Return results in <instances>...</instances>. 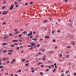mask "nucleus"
I'll return each mask as SVG.
<instances>
[{"label": "nucleus", "mask_w": 76, "mask_h": 76, "mask_svg": "<svg viewBox=\"0 0 76 76\" xmlns=\"http://www.w3.org/2000/svg\"><path fill=\"white\" fill-rule=\"evenodd\" d=\"M48 21V20H46L45 21H43V23H45V22H47Z\"/></svg>", "instance_id": "nucleus-13"}, {"label": "nucleus", "mask_w": 76, "mask_h": 76, "mask_svg": "<svg viewBox=\"0 0 76 76\" xmlns=\"http://www.w3.org/2000/svg\"><path fill=\"white\" fill-rule=\"evenodd\" d=\"M25 65L26 66H28V64H25Z\"/></svg>", "instance_id": "nucleus-49"}, {"label": "nucleus", "mask_w": 76, "mask_h": 76, "mask_svg": "<svg viewBox=\"0 0 76 76\" xmlns=\"http://www.w3.org/2000/svg\"><path fill=\"white\" fill-rule=\"evenodd\" d=\"M33 49V47H31V48H30V50H32Z\"/></svg>", "instance_id": "nucleus-46"}, {"label": "nucleus", "mask_w": 76, "mask_h": 76, "mask_svg": "<svg viewBox=\"0 0 76 76\" xmlns=\"http://www.w3.org/2000/svg\"><path fill=\"white\" fill-rule=\"evenodd\" d=\"M56 69H54L53 71V72H54L55 71H56Z\"/></svg>", "instance_id": "nucleus-30"}, {"label": "nucleus", "mask_w": 76, "mask_h": 76, "mask_svg": "<svg viewBox=\"0 0 76 76\" xmlns=\"http://www.w3.org/2000/svg\"><path fill=\"white\" fill-rule=\"evenodd\" d=\"M8 55H12V53H11L10 52H9L8 53Z\"/></svg>", "instance_id": "nucleus-22"}, {"label": "nucleus", "mask_w": 76, "mask_h": 76, "mask_svg": "<svg viewBox=\"0 0 76 76\" xmlns=\"http://www.w3.org/2000/svg\"><path fill=\"white\" fill-rule=\"evenodd\" d=\"M49 71V69H48L45 70V72H48Z\"/></svg>", "instance_id": "nucleus-25"}, {"label": "nucleus", "mask_w": 76, "mask_h": 76, "mask_svg": "<svg viewBox=\"0 0 76 76\" xmlns=\"http://www.w3.org/2000/svg\"><path fill=\"white\" fill-rule=\"evenodd\" d=\"M45 38H46V39L50 38V37L46 36H45Z\"/></svg>", "instance_id": "nucleus-14"}, {"label": "nucleus", "mask_w": 76, "mask_h": 76, "mask_svg": "<svg viewBox=\"0 0 76 76\" xmlns=\"http://www.w3.org/2000/svg\"><path fill=\"white\" fill-rule=\"evenodd\" d=\"M12 41L13 42H18V40H13Z\"/></svg>", "instance_id": "nucleus-9"}, {"label": "nucleus", "mask_w": 76, "mask_h": 76, "mask_svg": "<svg viewBox=\"0 0 76 76\" xmlns=\"http://www.w3.org/2000/svg\"><path fill=\"white\" fill-rule=\"evenodd\" d=\"M13 7H14V5H11V7H10V10H12V9H13Z\"/></svg>", "instance_id": "nucleus-1"}, {"label": "nucleus", "mask_w": 76, "mask_h": 76, "mask_svg": "<svg viewBox=\"0 0 76 76\" xmlns=\"http://www.w3.org/2000/svg\"><path fill=\"white\" fill-rule=\"evenodd\" d=\"M40 46V45L39 44H38L37 45V47H39Z\"/></svg>", "instance_id": "nucleus-21"}, {"label": "nucleus", "mask_w": 76, "mask_h": 76, "mask_svg": "<svg viewBox=\"0 0 76 76\" xmlns=\"http://www.w3.org/2000/svg\"><path fill=\"white\" fill-rule=\"evenodd\" d=\"M6 63V64H7L8 63H9V61H8Z\"/></svg>", "instance_id": "nucleus-50"}, {"label": "nucleus", "mask_w": 76, "mask_h": 76, "mask_svg": "<svg viewBox=\"0 0 76 76\" xmlns=\"http://www.w3.org/2000/svg\"><path fill=\"white\" fill-rule=\"evenodd\" d=\"M21 70H20V69H19V70H18V72H21Z\"/></svg>", "instance_id": "nucleus-36"}, {"label": "nucleus", "mask_w": 76, "mask_h": 76, "mask_svg": "<svg viewBox=\"0 0 76 76\" xmlns=\"http://www.w3.org/2000/svg\"><path fill=\"white\" fill-rule=\"evenodd\" d=\"M40 75H42V74H43V73H42V72H41L40 73Z\"/></svg>", "instance_id": "nucleus-55"}, {"label": "nucleus", "mask_w": 76, "mask_h": 76, "mask_svg": "<svg viewBox=\"0 0 76 76\" xmlns=\"http://www.w3.org/2000/svg\"><path fill=\"white\" fill-rule=\"evenodd\" d=\"M26 31H25L23 33V34H26Z\"/></svg>", "instance_id": "nucleus-40"}, {"label": "nucleus", "mask_w": 76, "mask_h": 76, "mask_svg": "<svg viewBox=\"0 0 76 76\" xmlns=\"http://www.w3.org/2000/svg\"><path fill=\"white\" fill-rule=\"evenodd\" d=\"M16 49L17 50H19V47H17Z\"/></svg>", "instance_id": "nucleus-31"}, {"label": "nucleus", "mask_w": 76, "mask_h": 76, "mask_svg": "<svg viewBox=\"0 0 76 76\" xmlns=\"http://www.w3.org/2000/svg\"><path fill=\"white\" fill-rule=\"evenodd\" d=\"M15 32H16V34H19L20 33L19 31H17Z\"/></svg>", "instance_id": "nucleus-19"}, {"label": "nucleus", "mask_w": 76, "mask_h": 76, "mask_svg": "<svg viewBox=\"0 0 76 76\" xmlns=\"http://www.w3.org/2000/svg\"><path fill=\"white\" fill-rule=\"evenodd\" d=\"M49 52L50 53H53L54 52V51H50Z\"/></svg>", "instance_id": "nucleus-24"}, {"label": "nucleus", "mask_w": 76, "mask_h": 76, "mask_svg": "<svg viewBox=\"0 0 76 76\" xmlns=\"http://www.w3.org/2000/svg\"><path fill=\"white\" fill-rule=\"evenodd\" d=\"M25 61V60L24 59H23L22 60V62H23V61Z\"/></svg>", "instance_id": "nucleus-23"}, {"label": "nucleus", "mask_w": 76, "mask_h": 76, "mask_svg": "<svg viewBox=\"0 0 76 76\" xmlns=\"http://www.w3.org/2000/svg\"><path fill=\"white\" fill-rule=\"evenodd\" d=\"M3 67V66H0V69H1Z\"/></svg>", "instance_id": "nucleus-26"}, {"label": "nucleus", "mask_w": 76, "mask_h": 76, "mask_svg": "<svg viewBox=\"0 0 76 76\" xmlns=\"http://www.w3.org/2000/svg\"><path fill=\"white\" fill-rule=\"evenodd\" d=\"M11 64H13V62L12 61H11Z\"/></svg>", "instance_id": "nucleus-59"}, {"label": "nucleus", "mask_w": 76, "mask_h": 76, "mask_svg": "<svg viewBox=\"0 0 76 76\" xmlns=\"http://www.w3.org/2000/svg\"><path fill=\"white\" fill-rule=\"evenodd\" d=\"M38 54H39V55H40V54H41V53L40 52H38Z\"/></svg>", "instance_id": "nucleus-64"}, {"label": "nucleus", "mask_w": 76, "mask_h": 76, "mask_svg": "<svg viewBox=\"0 0 76 76\" xmlns=\"http://www.w3.org/2000/svg\"><path fill=\"white\" fill-rule=\"evenodd\" d=\"M3 3L4 4H6V1H4L3 2Z\"/></svg>", "instance_id": "nucleus-45"}, {"label": "nucleus", "mask_w": 76, "mask_h": 76, "mask_svg": "<svg viewBox=\"0 0 76 76\" xmlns=\"http://www.w3.org/2000/svg\"><path fill=\"white\" fill-rule=\"evenodd\" d=\"M33 38V36H31L30 37V39H31V38Z\"/></svg>", "instance_id": "nucleus-29"}, {"label": "nucleus", "mask_w": 76, "mask_h": 76, "mask_svg": "<svg viewBox=\"0 0 76 76\" xmlns=\"http://www.w3.org/2000/svg\"><path fill=\"white\" fill-rule=\"evenodd\" d=\"M42 51L43 52H44V51H45V50H44V49H42Z\"/></svg>", "instance_id": "nucleus-58"}, {"label": "nucleus", "mask_w": 76, "mask_h": 76, "mask_svg": "<svg viewBox=\"0 0 76 76\" xmlns=\"http://www.w3.org/2000/svg\"><path fill=\"white\" fill-rule=\"evenodd\" d=\"M10 47H15V45L12 44L10 45Z\"/></svg>", "instance_id": "nucleus-8"}, {"label": "nucleus", "mask_w": 76, "mask_h": 76, "mask_svg": "<svg viewBox=\"0 0 76 76\" xmlns=\"http://www.w3.org/2000/svg\"><path fill=\"white\" fill-rule=\"evenodd\" d=\"M28 3H26L25 4V6H27V5H28Z\"/></svg>", "instance_id": "nucleus-39"}, {"label": "nucleus", "mask_w": 76, "mask_h": 76, "mask_svg": "<svg viewBox=\"0 0 76 76\" xmlns=\"http://www.w3.org/2000/svg\"><path fill=\"white\" fill-rule=\"evenodd\" d=\"M22 1V0H18V2H20V1Z\"/></svg>", "instance_id": "nucleus-44"}, {"label": "nucleus", "mask_w": 76, "mask_h": 76, "mask_svg": "<svg viewBox=\"0 0 76 76\" xmlns=\"http://www.w3.org/2000/svg\"><path fill=\"white\" fill-rule=\"evenodd\" d=\"M20 48H22V46H20Z\"/></svg>", "instance_id": "nucleus-60"}, {"label": "nucleus", "mask_w": 76, "mask_h": 76, "mask_svg": "<svg viewBox=\"0 0 76 76\" xmlns=\"http://www.w3.org/2000/svg\"><path fill=\"white\" fill-rule=\"evenodd\" d=\"M32 39L33 41H38V40L36 38H35L34 39Z\"/></svg>", "instance_id": "nucleus-6"}, {"label": "nucleus", "mask_w": 76, "mask_h": 76, "mask_svg": "<svg viewBox=\"0 0 76 76\" xmlns=\"http://www.w3.org/2000/svg\"><path fill=\"white\" fill-rule=\"evenodd\" d=\"M7 52V50H5L3 51V53H6V52Z\"/></svg>", "instance_id": "nucleus-28"}, {"label": "nucleus", "mask_w": 76, "mask_h": 76, "mask_svg": "<svg viewBox=\"0 0 76 76\" xmlns=\"http://www.w3.org/2000/svg\"><path fill=\"white\" fill-rule=\"evenodd\" d=\"M15 22L16 23H18V20H15Z\"/></svg>", "instance_id": "nucleus-18"}, {"label": "nucleus", "mask_w": 76, "mask_h": 76, "mask_svg": "<svg viewBox=\"0 0 76 76\" xmlns=\"http://www.w3.org/2000/svg\"><path fill=\"white\" fill-rule=\"evenodd\" d=\"M45 60V58H43L42 60L44 61V60Z\"/></svg>", "instance_id": "nucleus-53"}, {"label": "nucleus", "mask_w": 76, "mask_h": 76, "mask_svg": "<svg viewBox=\"0 0 76 76\" xmlns=\"http://www.w3.org/2000/svg\"><path fill=\"white\" fill-rule=\"evenodd\" d=\"M30 4H33V2H31L30 3Z\"/></svg>", "instance_id": "nucleus-47"}, {"label": "nucleus", "mask_w": 76, "mask_h": 76, "mask_svg": "<svg viewBox=\"0 0 76 76\" xmlns=\"http://www.w3.org/2000/svg\"><path fill=\"white\" fill-rule=\"evenodd\" d=\"M41 67H44V65H42L41 66Z\"/></svg>", "instance_id": "nucleus-42"}, {"label": "nucleus", "mask_w": 76, "mask_h": 76, "mask_svg": "<svg viewBox=\"0 0 76 76\" xmlns=\"http://www.w3.org/2000/svg\"><path fill=\"white\" fill-rule=\"evenodd\" d=\"M23 53V50H22L21 51V53Z\"/></svg>", "instance_id": "nucleus-57"}, {"label": "nucleus", "mask_w": 76, "mask_h": 76, "mask_svg": "<svg viewBox=\"0 0 76 76\" xmlns=\"http://www.w3.org/2000/svg\"><path fill=\"white\" fill-rule=\"evenodd\" d=\"M58 56L60 57L61 58L62 57V54H60L58 55Z\"/></svg>", "instance_id": "nucleus-10"}, {"label": "nucleus", "mask_w": 76, "mask_h": 76, "mask_svg": "<svg viewBox=\"0 0 76 76\" xmlns=\"http://www.w3.org/2000/svg\"><path fill=\"white\" fill-rule=\"evenodd\" d=\"M72 44L73 45H75V42L72 41Z\"/></svg>", "instance_id": "nucleus-7"}, {"label": "nucleus", "mask_w": 76, "mask_h": 76, "mask_svg": "<svg viewBox=\"0 0 76 76\" xmlns=\"http://www.w3.org/2000/svg\"><path fill=\"white\" fill-rule=\"evenodd\" d=\"M22 35V34L19 35L18 36V38H20V37H21Z\"/></svg>", "instance_id": "nucleus-20"}, {"label": "nucleus", "mask_w": 76, "mask_h": 76, "mask_svg": "<svg viewBox=\"0 0 76 76\" xmlns=\"http://www.w3.org/2000/svg\"><path fill=\"white\" fill-rule=\"evenodd\" d=\"M7 43H4L2 45L3 46L4 45H7Z\"/></svg>", "instance_id": "nucleus-12"}, {"label": "nucleus", "mask_w": 76, "mask_h": 76, "mask_svg": "<svg viewBox=\"0 0 76 76\" xmlns=\"http://www.w3.org/2000/svg\"><path fill=\"white\" fill-rule=\"evenodd\" d=\"M32 35V32L31 31H30V33H28V35H27L28 37H29L30 35Z\"/></svg>", "instance_id": "nucleus-2"}, {"label": "nucleus", "mask_w": 76, "mask_h": 76, "mask_svg": "<svg viewBox=\"0 0 76 76\" xmlns=\"http://www.w3.org/2000/svg\"><path fill=\"white\" fill-rule=\"evenodd\" d=\"M61 76H64V74H61Z\"/></svg>", "instance_id": "nucleus-56"}, {"label": "nucleus", "mask_w": 76, "mask_h": 76, "mask_svg": "<svg viewBox=\"0 0 76 76\" xmlns=\"http://www.w3.org/2000/svg\"><path fill=\"white\" fill-rule=\"evenodd\" d=\"M8 51L9 52H13V50H8Z\"/></svg>", "instance_id": "nucleus-16"}, {"label": "nucleus", "mask_w": 76, "mask_h": 76, "mask_svg": "<svg viewBox=\"0 0 76 76\" xmlns=\"http://www.w3.org/2000/svg\"><path fill=\"white\" fill-rule=\"evenodd\" d=\"M31 72H32V73H34V72H35L34 70V67L31 68Z\"/></svg>", "instance_id": "nucleus-5"}, {"label": "nucleus", "mask_w": 76, "mask_h": 76, "mask_svg": "<svg viewBox=\"0 0 76 76\" xmlns=\"http://www.w3.org/2000/svg\"><path fill=\"white\" fill-rule=\"evenodd\" d=\"M33 34H36V32H35V31H33Z\"/></svg>", "instance_id": "nucleus-37"}, {"label": "nucleus", "mask_w": 76, "mask_h": 76, "mask_svg": "<svg viewBox=\"0 0 76 76\" xmlns=\"http://www.w3.org/2000/svg\"><path fill=\"white\" fill-rule=\"evenodd\" d=\"M72 64V63L71 62H70L68 64V65L69 66V65H70Z\"/></svg>", "instance_id": "nucleus-38"}, {"label": "nucleus", "mask_w": 76, "mask_h": 76, "mask_svg": "<svg viewBox=\"0 0 76 76\" xmlns=\"http://www.w3.org/2000/svg\"><path fill=\"white\" fill-rule=\"evenodd\" d=\"M5 75H8V73L7 72H6L5 73Z\"/></svg>", "instance_id": "nucleus-62"}, {"label": "nucleus", "mask_w": 76, "mask_h": 76, "mask_svg": "<svg viewBox=\"0 0 76 76\" xmlns=\"http://www.w3.org/2000/svg\"><path fill=\"white\" fill-rule=\"evenodd\" d=\"M69 55H67L65 56V57L66 58H69Z\"/></svg>", "instance_id": "nucleus-11"}, {"label": "nucleus", "mask_w": 76, "mask_h": 76, "mask_svg": "<svg viewBox=\"0 0 76 76\" xmlns=\"http://www.w3.org/2000/svg\"><path fill=\"white\" fill-rule=\"evenodd\" d=\"M2 9H4V7H2Z\"/></svg>", "instance_id": "nucleus-63"}, {"label": "nucleus", "mask_w": 76, "mask_h": 76, "mask_svg": "<svg viewBox=\"0 0 76 76\" xmlns=\"http://www.w3.org/2000/svg\"><path fill=\"white\" fill-rule=\"evenodd\" d=\"M48 68H49V69H51V66H49Z\"/></svg>", "instance_id": "nucleus-43"}, {"label": "nucleus", "mask_w": 76, "mask_h": 76, "mask_svg": "<svg viewBox=\"0 0 76 76\" xmlns=\"http://www.w3.org/2000/svg\"><path fill=\"white\" fill-rule=\"evenodd\" d=\"M69 25L70 26H72V23L70 24Z\"/></svg>", "instance_id": "nucleus-61"}, {"label": "nucleus", "mask_w": 76, "mask_h": 76, "mask_svg": "<svg viewBox=\"0 0 76 76\" xmlns=\"http://www.w3.org/2000/svg\"><path fill=\"white\" fill-rule=\"evenodd\" d=\"M61 20H60V19H58V22H61Z\"/></svg>", "instance_id": "nucleus-52"}, {"label": "nucleus", "mask_w": 76, "mask_h": 76, "mask_svg": "<svg viewBox=\"0 0 76 76\" xmlns=\"http://www.w3.org/2000/svg\"><path fill=\"white\" fill-rule=\"evenodd\" d=\"M14 45H18V44L17 43H15L14 44Z\"/></svg>", "instance_id": "nucleus-54"}, {"label": "nucleus", "mask_w": 76, "mask_h": 76, "mask_svg": "<svg viewBox=\"0 0 76 76\" xmlns=\"http://www.w3.org/2000/svg\"><path fill=\"white\" fill-rule=\"evenodd\" d=\"M14 4L16 5V4H18V3H16V2H14Z\"/></svg>", "instance_id": "nucleus-33"}, {"label": "nucleus", "mask_w": 76, "mask_h": 76, "mask_svg": "<svg viewBox=\"0 0 76 76\" xmlns=\"http://www.w3.org/2000/svg\"><path fill=\"white\" fill-rule=\"evenodd\" d=\"M68 0H63V1H65L66 3H67V1Z\"/></svg>", "instance_id": "nucleus-35"}, {"label": "nucleus", "mask_w": 76, "mask_h": 76, "mask_svg": "<svg viewBox=\"0 0 76 76\" xmlns=\"http://www.w3.org/2000/svg\"><path fill=\"white\" fill-rule=\"evenodd\" d=\"M52 34H54V31H52Z\"/></svg>", "instance_id": "nucleus-32"}, {"label": "nucleus", "mask_w": 76, "mask_h": 76, "mask_svg": "<svg viewBox=\"0 0 76 76\" xmlns=\"http://www.w3.org/2000/svg\"><path fill=\"white\" fill-rule=\"evenodd\" d=\"M66 48H70V46H68Z\"/></svg>", "instance_id": "nucleus-34"}, {"label": "nucleus", "mask_w": 76, "mask_h": 76, "mask_svg": "<svg viewBox=\"0 0 76 76\" xmlns=\"http://www.w3.org/2000/svg\"><path fill=\"white\" fill-rule=\"evenodd\" d=\"M10 76H13V74H10Z\"/></svg>", "instance_id": "nucleus-51"}, {"label": "nucleus", "mask_w": 76, "mask_h": 76, "mask_svg": "<svg viewBox=\"0 0 76 76\" xmlns=\"http://www.w3.org/2000/svg\"><path fill=\"white\" fill-rule=\"evenodd\" d=\"M12 61H13V62H16V60H15V59H12Z\"/></svg>", "instance_id": "nucleus-27"}, {"label": "nucleus", "mask_w": 76, "mask_h": 76, "mask_svg": "<svg viewBox=\"0 0 76 76\" xmlns=\"http://www.w3.org/2000/svg\"><path fill=\"white\" fill-rule=\"evenodd\" d=\"M14 31H15V32H16L17 31V30L16 29H15L14 30Z\"/></svg>", "instance_id": "nucleus-48"}, {"label": "nucleus", "mask_w": 76, "mask_h": 76, "mask_svg": "<svg viewBox=\"0 0 76 76\" xmlns=\"http://www.w3.org/2000/svg\"><path fill=\"white\" fill-rule=\"evenodd\" d=\"M42 63L41 62H40L37 64V65H39V64H42Z\"/></svg>", "instance_id": "nucleus-15"}, {"label": "nucleus", "mask_w": 76, "mask_h": 76, "mask_svg": "<svg viewBox=\"0 0 76 76\" xmlns=\"http://www.w3.org/2000/svg\"><path fill=\"white\" fill-rule=\"evenodd\" d=\"M57 32L58 33H60V30H57Z\"/></svg>", "instance_id": "nucleus-41"}, {"label": "nucleus", "mask_w": 76, "mask_h": 76, "mask_svg": "<svg viewBox=\"0 0 76 76\" xmlns=\"http://www.w3.org/2000/svg\"><path fill=\"white\" fill-rule=\"evenodd\" d=\"M7 13H8V11H4L3 13V15H6Z\"/></svg>", "instance_id": "nucleus-3"}, {"label": "nucleus", "mask_w": 76, "mask_h": 76, "mask_svg": "<svg viewBox=\"0 0 76 76\" xmlns=\"http://www.w3.org/2000/svg\"><path fill=\"white\" fill-rule=\"evenodd\" d=\"M30 44L31 46H34L36 44L35 43L33 42L30 43Z\"/></svg>", "instance_id": "nucleus-4"}, {"label": "nucleus", "mask_w": 76, "mask_h": 76, "mask_svg": "<svg viewBox=\"0 0 76 76\" xmlns=\"http://www.w3.org/2000/svg\"><path fill=\"white\" fill-rule=\"evenodd\" d=\"M9 38L8 37H4L3 38L4 39H6L7 38Z\"/></svg>", "instance_id": "nucleus-17"}]
</instances>
